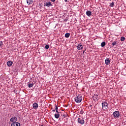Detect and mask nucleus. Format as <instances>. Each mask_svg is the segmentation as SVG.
Listing matches in <instances>:
<instances>
[{"label":"nucleus","mask_w":126,"mask_h":126,"mask_svg":"<svg viewBox=\"0 0 126 126\" xmlns=\"http://www.w3.org/2000/svg\"><path fill=\"white\" fill-rule=\"evenodd\" d=\"M75 101L76 103H81V101H82V96L81 95H77L75 98Z\"/></svg>","instance_id":"nucleus-1"},{"label":"nucleus","mask_w":126,"mask_h":126,"mask_svg":"<svg viewBox=\"0 0 126 126\" xmlns=\"http://www.w3.org/2000/svg\"><path fill=\"white\" fill-rule=\"evenodd\" d=\"M77 122L80 125H84V124H85V121L83 117L78 118Z\"/></svg>","instance_id":"nucleus-2"},{"label":"nucleus","mask_w":126,"mask_h":126,"mask_svg":"<svg viewBox=\"0 0 126 126\" xmlns=\"http://www.w3.org/2000/svg\"><path fill=\"white\" fill-rule=\"evenodd\" d=\"M102 109L107 110L108 109V103L106 101H103L102 102Z\"/></svg>","instance_id":"nucleus-3"},{"label":"nucleus","mask_w":126,"mask_h":126,"mask_svg":"<svg viewBox=\"0 0 126 126\" xmlns=\"http://www.w3.org/2000/svg\"><path fill=\"white\" fill-rule=\"evenodd\" d=\"M113 115L115 119H119V117H120V112L117 111H115L113 113Z\"/></svg>","instance_id":"nucleus-4"},{"label":"nucleus","mask_w":126,"mask_h":126,"mask_svg":"<svg viewBox=\"0 0 126 126\" xmlns=\"http://www.w3.org/2000/svg\"><path fill=\"white\" fill-rule=\"evenodd\" d=\"M44 6H47V7H50V6H53V4L50 1L46 2V3H44Z\"/></svg>","instance_id":"nucleus-5"},{"label":"nucleus","mask_w":126,"mask_h":126,"mask_svg":"<svg viewBox=\"0 0 126 126\" xmlns=\"http://www.w3.org/2000/svg\"><path fill=\"white\" fill-rule=\"evenodd\" d=\"M77 49L79 51L80 50H82L83 49V45L81 44H79L76 46Z\"/></svg>","instance_id":"nucleus-6"},{"label":"nucleus","mask_w":126,"mask_h":126,"mask_svg":"<svg viewBox=\"0 0 126 126\" xmlns=\"http://www.w3.org/2000/svg\"><path fill=\"white\" fill-rule=\"evenodd\" d=\"M105 64L107 65H109L110 64V63H111V61L110 60V59L107 58L105 61Z\"/></svg>","instance_id":"nucleus-7"},{"label":"nucleus","mask_w":126,"mask_h":126,"mask_svg":"<svg viewBox=\"0 0 126 126\" xmlns=\"http://www.w3.org/2000/svg\"><path fill=\"white\" fill-rule=\"evenodd\" d=\"M32 107H33V109H38V107H39V105L38 104V103L34 102L32 104Z\"/></svg>","instance_id":"nucleus-8"},{"label":"nucleus","mask_w":126,"mask_h":126,"mask_svg":"<svg viewBox=\"0 0 126 126\" xmlns=\"http://www.w3.org/2000/svg\"><path fill=\"white\" fill-rule=\"evenodd\" d=\"M11 126H20V123L18 122H14L11 124Z\"/></svg>","instance_id":"nucleus-9"},{"label":"nucleus","mask_w":126,"mask_h":126,"mask_svg":"<svg viewBox=\"0 0 126 126\" xmlns=\"http://www.w3.org/2000/svg\"><path fill=\"white\" fill-rule=\"evenodd\" d=\"M86 15H87V16H89V17H90V16L92 15V12H91V11L88 10L86 12Z\"/></svg>","instance_id":"nucleus-10"},{"label":"nucleus","mask_w":126,"mask_h":126,"mask_svg":"<svg viewBox=\"0 0 126 126\" xmlns=\"http://www.w3.org/2000/svg\"><path fill=\"white\" fill-rule=\"evenodd\" d=\"M98 95L97 94H94L93 96V99L94 101H96V100H97V99H98Z\"/></svg>","instance_id":"nucleus-11"},{"label":"nucleus","mask_w":126,"mask_h":126,"mask_svg":"<svg viewBox=\"0 0 126 126\" xmlns=\"http://www.w3.org/2000/svg\"><path fill=\"white\" fill-rule=\"evenodd\" d=\"M13 63L11 61H8L7 63V65H8V66H11Z\"/></svg>","instance_id":"nucleus-12"},{"label":"nucleus","mask_w":126,"mask_h":126,"mask_svg":"<svg viewBox=\"0 0 126 126\" xmlns=\"http://www.w3.org/2000/svg\"><path fill=\"white\" fill-rule=\"evenodd\" d=\"M27 3L29 5L32 4L33 3V0H27Z\"/></svg>","instance_id":"nucleus-13"},{"label":"nucleus","mask_w":126,"mask_h":126,"mask_svg":"<svg viewBox=\"0 0 126 126\" xmlns=\"http://www.w3.org/2000/svg\"><path fill=\"white\" fill-rule=\"evenodd\" d=\"M54 117L56 119H59L60 118V114L59 113L55 114Z\"/></svg>","instance_id":"nucleus-14"},{"label":"nucleus","mask_w":126,"mask_h":126,"mask_svg":"<svg viewBox=\"0 0 126 126\" xmlns=\"http://www.w3.org/2000/svg\"><path fill=\"white\" fill-rule=\"evenodd\" d=\"M70 36V33H66L65 34V38H69Z\"/></svg>","instance_id":"nucleus-15"},{"label":"nucleus","mask_w":126,"mask_h":126,"mask_svg":"<svg viewBox=\"0 0 126 126\" xmlns=\"http://www.w3.org/2000/svg\"><path fill=\"white\" fill-rule=\"evenodd\" d=\"M101 47H105V46H106V42L103 41L101 43Z\"/></svg>","instance_id":"nucleus-16"},{"label":"nucleus","mask_w":126,"mask_h":126,"mask_svg":"<svg viewBox=\"0 0 126 126\" xmlns=\"http://www.w3.org/2000/svg\"><path fill=\"white\" fill-rule=\"evenodd\" d=\"M34 85V84L33 83H30L28 84V86H29V88H31V87H33V86Z\"/></svg>","instance_id":"nucleus-17"},{"label":"nucleus","mask_w":126,"mask_h":126,"mask_svg":"<svg viewBox=\"0 0 126 126\" xmlns=\"http://www.w3.org/2000/svg\"><path fill=\"white\" fill-rule=\"evenodd\" d=\"M116 45H118V43H117V41H115L112 43V46L114 47L116 46Z\"/></svg>","instance_id":"nucleus-18"},{"label":"nucleus","mask_w":126,"mask_h":126,"mask_svg":"<svg viewBox=\"0 0 126 126\" xmlns=\"http://www.w3.org/2000/svg\"><path fill=\"white\" fill-rule=\"evenodd\" d=\"M10 122H11V123H14V122H15L14 117H12L10 119Z\"/></svg>","instance_id":"nucleus-19"},{"label":"nucleus","mask_w":126,"mask_h":126,"mask_svg":"<svg viewBox=\"0 0 126 126\" xmlns=\"http://www.w3.org/2000/svg\"><path fill=\"white\" fill-rule=\"evenodd\" d=\"M125 40H126V37H125L124 36H122L121 37V41H122V42H124Z\"/></svg>","instance_id":"nucleus-20"},{"label":"nucleus","mask_w":126,"mask_h":126,"mask_svg":"<svg viewBox=\"0 0 126 126\" xmlns=\"http://www.w3.org/2000/svg\"><path fill=\"white\" fill-rule=\"evenodd\" d=\"M114 4H115V3L114 2H112V3H110V6H111V7H114Z\"/></svg>","instance_id":"nucleus-21"},{"label":"nucleus","mask_w":126,"mask_h":126,"mask_svg":"<svg viewBox=\"0 0 126 126\" xmlns=\"http://www.w3.org/2000/svg\"><path fill=\"white\" fill-rule=\"evenodd\" d=\"M2 46H3V44L2 43V41H0V48H2Z\"/></svg>","instance_id":"nucleus-22"},{"label":"nucleus","mask_w":126,"mask_h":126,"mask_svg":"<svg viewBox=\"0 0 126 126\" xmlns=\"http://www.w3.org/2000/svg\"><path fill=\"white\" fill-rule=\"evenodd\" d=\"M45 49H46L47 50H48V49H49L50 48V46H49V45H46L45 47Z\"/></svg>","instance_id":"nucleus-23"},{"label":"nucleus","mask_w":126,"mask_h":126,"mask_svg":"<svg viewBox=\"0 0 126 126\" xmlns=\"http://www.w3.org/2000/svg\"><path fill=\"white\" fill-rule=\"evenodd\" d=\"M14 120L15 121V122H17V117L14 116Z\"/></svg>","instance_id":"nucleus-24"},{"label":"nucleus","mask_w":126,"mask_h":126,"mask_svg":"<svg viewBox=\"0 0 126 126\" xmlns=\"http://www.w3.org/2000/svg\"><path fill=\"white\" fill-rule=\"evenodd\" d=\"M58 106H57V105L55 104V110H56V111H57V110H58Z\"/></svg>","instance_id":"nucleus-25"},{"label":"nucleus","mask_w":126,"mask_h":126,"mask_svg":"<svg viewBox=\"0 0 126 126\" xmlns=\"http://www.w3.org/2000/svg\"><path fill=\"white\" fill-rule=\"evenodd\" d=\"M83 113H84L83 111L82 110L80 111V114H81V115H83Z\"/></svg>","instance_id":"nucleus-26"},{"label":"nucleus","mask_w":126,"mask_h":126,"mask_svg":"<svg viewBox=\"0 0 126 126\" xmlns=\"http://www.w3.org/2000/svg\"><path fill=\"white\" fill-rule=\"evenodd\" d=\"M51 1L52 2H55V1H56V0H51Z\"/></svg>","instance_id":"nucleus-27"},{"label":"nucleus","mask_w":126,"mask_h":126,"mask_svg":"<svg viewBox=\"0 0 126 126\" xmlns=\"http://www.w3.org/2000/svg\"><path fill=\"white\" fill-rule=\"evenodd\" d=\"M56 113H57V114H59V111L58 110H56Z\"/></svg>","instance_id":"nucleus-28"},{"label":"nucleus","mask_w":126,"mask_h":126,"mask_svg":"<svg viewBox=\"0 0 126 126\" xmlns=\"http://www.w3.org/2000/svg\"><path fill=\"white\" fill-rule=\"evenodd\" d=\"M55 111H56V110L54 109V110H52V112H55Z\"/></svg>","instance_id":"nucleus-29"},{"label":"nucleus","mask_w":126,"mask_h":126,"mask_svg":"<svg viewBox=\"0 0 126 126\" xmlns=\"http://www.w3.org/2000/svg\"><path fill=\"white\" fill-rule=\"evenodd\" d=\"M65 1L66 2V1H67V0H65Z\"/></svg>","instance_id":"nucleus-30"}]
</instances>
